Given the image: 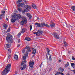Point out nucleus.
Segmentation results:
<instances>
[{"instance_id": "nucleus-1", "label": "nucleus", "mask_w": 75, "mask_h": 75, "mask_svg": "<svg viewBox=\"0 0 75 75\" xmlns=\"http://www.w3.org/2000/svg\"><path fill=\"white\" fill-rule=\"evenodd\" d=\"M11 65V64H8L6 68L4 70V71L1 73V74L2 75H6L10 71V67Z\"/></svg>"}, {"instance_id": "nucleus-2", "label": "nucleus", "mask_w": 75, "mask_h": 75, "mask_svg": "<svg viewBox=\"0 0 75 75\" xmlns=\"http://www.w3.org/2000/svg\"><path fill=\"white\" fill-rule=\"evenodd\" d=\"M14 16L13 17L12 19L11 20L12 23H14V22L16 21V20L18 19V18L20 19L21 18V15L19 14H17L16 13H15Z\"/></svg>"}, {"instance_id": "nucleus-3", "label": "nucleus", "mask_w": 75, "mask_h": 75, "mask_svg": "<svg viewBox=\"0 0 75 75\" xmlns=\"http://www.w3.org/2000/svg\"><path fill=\"white\" fill-rule=\"evenodd\" d=\"M23 1V0H18V7H23L24 6V3H22L21 4H20V3Z\"/></svg>"}, {"instance_id": "nucleus-4", "label": "nucleus", "mask_w": 75, "mask_h": 75, "mask_svg": "<svg viewBox=\"0 0 75 75\" xmlns=\"http://www.w3.org/2000/svg\"><path fill=\"white\" fill-rule=\"evenodd\" d=\"M22 21H21V25H24V24H26L27 23V21L25 18H23L22 19Z\"/></svg>"}, {"instance_id": "nucleus-5", "label": "nucleus", "mask_w": 75, "mask_h": 75, "mask_svg": "<svg viewBox=\"0 0 75 75\" xmlns=\"http://www.w3.org/2000/svg\"><path fill=\"white\" fill-rule=\"evenodd\" d=\"M26 6L27 7V8L24 11L23 13H25V11H26V12H28V11H29L31 9V7H30V6L27 5H26Z\"/></svg>"}, {"instance_id": "nucleus-6", "label": "nucleus", "mask_w": 75, "mask_h": 75, "mask_svg": "<svg viewBox=\"0 0 75 75\" xmlns=\"http://www.w3.org/2000/svg\"><path fill=\"white\" fill-rule=\"evenodd\" d=\"M27 49V50L28 52H31V50H30V47H29L26 46L25 48L23 50H22V52L23 53H24L25 52V50Z\"/></svg>"}, {"instance_id": "nucleus-7", "label": "nucleus", "mask_w": 75, "mask_h": 75, "mask_svg": "<svg viewBox=\"0 0 75 75\" xmlns=\"http://www.w3.org/2000/svg\"><path fill=\"white\" fill-rule=\"evenodd\" d=\"M29 64L30 68H33V66H34V61H31L29 63Z\"/></svg>"}, {"instance_id": "nucleus-8", "label": "nucleus", "mask_w": 75, "mask_h": 75, "mask_svg": "<svg viewBox=\"0 0 75 75\" xmlns=\"http://www.w3.org/2000/svg\"><path fill=\"white\" fill-rule=\"evenodd\" d=\"M43 32L41 30H38V31L36 32V35L39 36L40 34H42Z\"/></svg>"}, {"instance_id": "nucleus-9", "label": "nucleus", "mask_w": 75, "mask_h": 75, "mask_svg": "<svg viewBox=\"0 0 75 75\" xmlns=\"http://www.w3.org/2000/svg\"><path fill=\"white\" fill-rule=\"evenodd\" d=\"M53 35L56 39H59V35H58V34H57V33H55L53 34Z\"/></svg>"}, {"instance_id": "nucleus-10", "label": "nucleus", "mask_w": 75, "mask_h": 75, "mask_svg": "<svg viewBox=\"0 0 75 75\" xmlns=\"http://www.w3.org/2000/svg\"><path fill=\"white\" fill-rule=\"evenodd\" d=\"M59 71L60 72H62L64 71V69H62V68L60 67L59 69Z\"/></svg>"}, {"instance_id": "nucleus-11", "label": "nucleus", "mask_w": 75, "mask_h": 75, "mask_svg": "<svg viewBox=\"0 0 75 75\" xmlns=\"http://www.w3.org/2000/svg\"><path fill=\"white\" fill-rule=\"evenodd\" d=\"M27 30V29L25 28H23V29L21 31V33H22L23 34V33H24L25 31H26V30Z\"/></svg>"}, {"instance_id": "nucleus-12", "label": "nucleus", "mask_w": 75, "mask_h": 75, "mask_svg": "<svg viewBox=\"0 0 75 75\" xmlns=\"http://www.w3.org/2000/svg\"><path fill=\"white\" fill-rule=\"evenodd\" d=\"M27 15L28 17L30 19H31V18L32 17V16H31V14H30V13H27Z\"/></svg>"}, {"instance_id": "nucleus-13", "label": "nucleus", "mask_w": 75, "mask_h": 75, "mask_svg": "<svg viewBox=\"0 0 75 75\" xmlns=\"http://www.w3.org/2000/svg\"><path fill=\"white\" fill-rule=\"evenodd\" d=\"M7 42L8 43H9L10 44L13 43V39H9L8 41Z\"/></svg>"}, {"instance_id": "nucleus-14", "label": "nucleus", "mask_w": 75, "mask_h": 75, "mask_svg": "<svg viewBox=\"0 0 75 75\" xmlns=\"http://www.w3.org/2000/svg\"><path fill=\"white\" fill-rule=\"evenodd\" d=\"M45 25V23H43L40 24V27H44Z\"/></svg>"}, {"instance_id": "nucleus-15", "label": "nucleus", "mask_w": 75, "mask_h": 75, "mask_svg": "<svg viewBox=\"0 0 75 75\" xmlns=\"http://www.w3.org/2000/svg\"><path fill=\"white\" fill-rule=\"evenodd\" d=\"M31 40V38L28 37H26L25 39V40H26L27 41H30Z\"/></svg>"}, {"instance_id": "nucleus-16", "label": "nucleus", "mask_w": 75, "mask_h": 75, "mask_svg": "<svg viewBox=\"0 0 75 75\" xmlns=\"http://www.w3.org/2000/svg\"><path fill=\"white\" fill-rule=\"evenodd\" d=\"M35 25H37V27H40L41 26V24L39 23H35Z\"/></svg>"}, {"instance_id": "nucleus-17", "label": "nucleus", "mask_w": 75, "mask_h": 75, "mask_svg": "<svg viewBox=\"0 0 75 75\" xmlns=\"http://www.w3.org/2000/svg\"><path fill=\"white\" fill-rule=\"evenodd\" d=\"M32 7L33 8H34V9H35L36 8H37V6H36V5H35V4H32Z\"/></svg>"}, {"instance_id": "nucleus-18", "label": "nucleus", "mask_w": 75, "mask_h": 75, "mask_svg": "<svg viewBox=\"0 0 75 75\" xmlns=\"http://www.w3.org/2000/svg\"><path fill=\"white\" fill-rule=\"evenodd\" d=\"M10 46H11V44H6V47L7 48H10Z\"/></svg>"}, {"instance_id": "nucleus-19", "label": "nucleus", "mask_w": 75, "mask_h": 75, "mask_svg": "<svg viewBox=\"0 0 75 75\" xmlns=\"http://www.w3.org/2000/svg\"><path fill=\"white\" fill-rule=\"evenodd\" d=\"M69 62H67V64H66L65 65V66H64L65 68H67L68 66H69Z\"/></svg>"}, {"instance_id": "nucleus-20", "label": "nucleus", "mask_w": 75, "mask_h": 75, "mask_svg": "<svg viewBox=\"0 0 75 75\" xmlns=\"http://www.w3.org/2000/svg\"><path fill=\"white\" fill-rule=\"evenodd\" d=\"M26 62H27V61L26 60H25L24 61H23L21 63V65H24V64H25V63H26Z\"/></svg>"}, {"instance_id": "nucleus-21", "label": "nucleus", "mask_w": 75, "mask_h": 75, "mask_svg": "<svg viewBox=\"0 0 75 75\" xmlns=\"http://www.w3.org/2000/svg\"><path fill=\"white\" fill-rule=\"evenodd\" d=\"M3 27H4L5 29H7V25L5 24L3 25Z\"/></svg>"}, {"instance_id": "nucleus-22", "label": "nucleus", "mask_w": 75, "mask_h": 75, "mask_svg": "<svg viewBox=\"0 0 75 75\" xmlns=\"http://www.w3.org/2000/svg\"><path fill=\"white\" fill-rule=\"evenodd\" d=\"M71 9L73 10V11H75V6H72L71 8Z\"/></svg>"}, {"instance_id": "nucleus-23", "label": "nucleus", "mask_w": 75, "mask_h": 75, "mask_svg": "<svg viewBox=\"0 0 75 75\" xmlns=\"http://www.w3.org/2000/svg\"><path fill=\"white\" fill-rule=\"evenodd\" d=\"M6 40H7V41H8L9 40H10L11 39H10V37L8 36H7L6 38Z\"/></svg>"}, {"instance_id": "nucleus-24", "label": "nucleus", "mask_w": 75, "mask_h": 75, "mask_svg": "<svg viewBox=\"0 0 75 75\" xmlns=\"http://www.w3.org/2000/svg\"><path fill=\"white\" fill-rule=\"evenodd\" d=\"M36 53V50L34 49L33 50L32 54H35Z\"/></svg>"}, {"instance_id": "nucleus-25", "label": "nucleus", "mask_w": 75, "mask_h": 75, "mask_svg": "<svg viewBox=\"0 0 75 75\" xmlns=\"http://www.w3.org/2000/svg\"><path fill=\"white\" fill-rule=\"evenodd\" d=\"M14 58L15 59H18V55H15L14 56Z\"/></svg>"}, {"instance_id": "nucleus-26", "label": "nucleus", "mask_w": 75, "mask_h": 75, "mask_svg": "<svg viewBox=\"0 0 75 75\" xmlns=\"http://www.w3.org/2000/svg\"><path fill=\"white\" fill-rule=\"evenodd\" d=\"M50 26L51 27H55V24L54 23H52L51 25H50Z\"/></svg>"}, {"instance_id": "nucleus-27", "label": "nucleus", "mask_w": 75, "mask_h": 75, "mask_svg": "<svg viewBox=\"0 0 75 75\" xmlns=\"http://www.w3.org/2000/svg\"><path fill=\"white\" fill-rule=\"evenodd\" d=\"M47 51L48 54V55H49V53H50V49H49L47 48Z\"/></svg>"}, {"instance_id": "nucleus-28", "label": "nucleus", "mask_w": 75, "mask_h": 75, "mask_svg": "<svg viewBox=\"0 0 75 75\" xmlns=\"http://www.w3.org/2000/svg\"><path fill=\"white\" fill-rule=\"evenodd\" d=\"M7 36H8L10 37H12L11 35H10V34L9 33H7Z\"/></svg>"}, {"instance_id": "nucleus-29", "label": "nucleus", "mask_w": 75, "mask_h": 75, "mask_svg": "<svg viewBox=\"0 0 75 75\" xmlns=\"http://www.w3.org/2000/svg\"><path fill=\"white\" fill-rule=\"evenodd\" d=\"M49 60L50 61H52V59L51 58V55L50 54L49 57Z\"/></svg>"}, {"instance_id": "nucleus-30", "label": "nucleus", "mask_w": 75, "mask_h": 75, "mask_svg": "<svg viewBox=\"0 0 75 75\" xmlns=\"http://www.w3.org/2000/svg\"><path fill=\"white\" fill-rule=\"evenodd\" d=\"M18 11H21V10H22V9H21V8H19L18 9Z\"/></svg>"}, {"instance_id": "nucleus-31", "label": "nucleus", "mask_w": 75, "mask_h": 75, "mask_svg": "<svg viewBox=\"0 0 75 75\" xmlns=\"http://www.w3.org/2000/svg\"><path fill=\"white\" fill-rule=\"evenodd\" d=\"M23 60H25V59H26V56H24L23 57Z\"/></svg>"}, {"instance_id": "nucleus-32", "label": "nucleus", "mask_w": 75, "mask_h": 75, "mask_svg": "<svg viewBox=\"0 0 75 75\" xmlns=\"http://www.w3.org/2000/svg\"><path fill=\"white\" fill-rule=\"evenodd\" d=\"M26 67H26V64H24V65L23 66V68L24 69H25Z\"/></svg>"}, {"instance_id": "nucleus-33", "label": "nucleus", "mask_w": 75, "mask_h": 75, "mask_svg": "<svg viewBox=\"0 0 75 75\" xmlns=\"http://www.w3.org/2000/svg\"><path fill=\"white\" fill-rule=\"evenodd\" d=\"M45 26H46V27H48V28L50 27V26L49 25H48V24H45Z\"/></svg>"}, {"instance_id": "nucleus-34", "label": "nucleus", "mask_w": 75, "mask_h": 75, "mask_svg": "<svg viewBox=\"0 0 75 75\" xmlns=\"http://www.w3.org/2000/svg\"><path fill=\"white\" fill-rule=\"evenodd\" d=\"M10 28H9L7 31V33H8V32H10Z\"/></svg>"}, {"instance_id": "nucleus-35", "label": "nucleus", "mask_w": 75, "mask_h": 75, "mask_svg": "<svg viewBox=\"0 0 75 75\" xmlns=\"http://www.w3.org/2000/svg\"><path fill=\"white\" fill-rule=\"evenodd\" d=\"M4 16V14H1L0 15V19H1H1H2V18H1V16Z\"/></svg>"}, {"instance_id": "nucleus-36", "label": "nucleus", "mask_w": 75, "mask_h": 75, "mask_svg": "<svg viewBox=\"0 0 75 75\" xmlns=\"http://www.w3.org/2000/svg\"><path fill=\"white\" fill-rule=\"evenodd\" d=\"M74 64H75L74 63H71V67H73V66L74 65Z\"/></svg>"}, {"instance_id": "nucleus-37", "label": "nucleus", "mask_w": 75, "mask_h": 75, "mask_svg": "<svg viewBox=\"0 0 75 75\" xmlns=\"http://www.w3.org/2000/svg\"><path fill=\"white\" fill-rule=\"evenodd\" d=\"M30 30L31 31V30H32V25H31L30 26Z\"/></svg>"}, {"instance_id": "nucleus-38", "label": "nucleus", "mask_w": 75, "mask_h": 75, "mask_svg": "<svg viewBox=\"0 0 75 75\" xmlns=\"http://www.w3.org/2000/svg\"><path fill=\"white\" fill-rule=\"evenodd\" d=\"M21 33H19L17 35V36H20L21 35Z\"/></svg>"}, {"instance_id": "nucleus-39", "label": "nucleus", "mask_w": 75, "mask_h": 75, "mask_svg": "<svg viewBox=\"0 0 75 75\" xmlns=\"http://www.w3.org/2000/svg\"><path fill=\"white\" fill-rule=\"evenodd\" d=\"M59 74H60V72H58L57 73L55 74V75H59Z\"/></svg>"}, {"instance_id": "nucleus-40", "label": "nucleus", "mask_w": 75, "mask_h": 75, "mask_svg": "<svg viewBox=\"0 0 75 75\" xmlns=\"http://www.w3.org/2000/svg\"><path fill=\"white\" fill-rule=\"evenodd\" d=\"M1 13L2 14H4L5 13V11H2Z\"/></svg>"}, {"instance_id": "nucleus-41", "label": "nucleus", "mask_w": 75, "mask_h": 75, "mask_svg": "<svg viewBox=\"0 0 75 75\" xmlns=\"http://www.w3.org/2000/svg\"><path fill=\"white\" fill-rule=\"evenodd\" d=\"M8 51L10 53H11V49H9L8 50Z\"/></svg>"}, {"instance_id": "nucleus-42", "label": "nucleus", "mask_w": 75, "mask_h": 75, "mask_svg": "<svg viewBox=\"0 0 75 75\" xmlns=\"http://www.w3.org/2000/svg\"><path fill=\"white\" fill-rule=\"evenodd\" d=\"M11 57V56H10V55H8V59H10Z\"/></svg>"}, {"instance_id": "nucleus-43", "label": "nucleus", "mask_w": 75, "mask_h": 75, "mask_svg": "<svg viewBox=\"0 0 75 75\" xmlns=\"http://www.w3.org/2000/svg\"><path fill=\"white\" fill-rule=\"evenodd\" d=\"M72 59H73V60H74V61H75V58H74V57H72Z\"/></svg>"}, {"instance_id": "nucleus-44", "label": "nucleus", "mask_w": 75, "mask_h": 75, "mask_svg": "<svg viewBox=\"0 0 75 75\" xmlns=\"http://www.w3.org/2000/svg\"><path fill=\"white\" fill-rule=\"evenodd\" d=\"M21 70H23V69H24L23 68V67H21Z\"/></svg>"}, {"instance_id": "nucleus-45", "label": "nucleus", "mask_w": 75, "mask_h": 75, "mask_svg": "<svg viewBox=\"0 0 75 75\" xmlns=\"http://www.w3.org/2000/svg\"><path fill=\"white\" fill-rule=\"evenodd\" d=\"M64 45V46H65V47H67V46H68V45H67V44H65Z\"/></svg>"}, {"instance_id": "nucleus-46", "label": "nucleus", "mask_w": 75, "mask_h": 75, "mask_svg": "<svg viewBox=\"0 0 75 75\" xmlns=\"http://www.w3.org/2000/svg\"><path fill=\"white\" fill-rule=\"evenodd\" d=\"M20 41H21L20 39H18V42H20Z\"/></svg>"}, {"instance_id": "nucleus-47", "label": "nucleus", "mask_w": 75, "mask_h": 75, "mask_svg": "<svg viewBox=\"0 0 75 75\" xmlns=\"http://www.w3.org/2000/svg\"><path fill=\"white\" fill-rule=\"evenodd\" d=\"M6 20H7V21H8V18H6Z\"/></svg>"}, {"instance_id": "nucleus-48", "label": "nucleus", "mask_w": 75, "mask_h": 75, "mask_svg": "<svg viewBox=\"0 0 75 75\" xmlns=\"http://www.w3.org/2000/svg\"><path fill=\"white\" fill-rule=\"evenodd\" d=\"M20 45H18L17 47H20Z\"/></svg>"}, {"instance_id": "nucleus-49", "label": "nucleus", "mask_w": 75, "mask_h": 75, "mask_svg": "<svg viewBox=\"0 0 75 75\" xmlns=\"http://www.w3.org/2000/svg\"><path fill=\"white\" fill-rule=\"evenodd\" d=\"M60 74H61L62 75H64V74L63 73H60Z\"/></svg>"}, {"instance_id": "nucleus-50", "label": "nucleus", "mask_w": 75, "mask_h": 75, "mask_svg": "<svg viewBox=\"0 0 75 75\" xmlns=\"http://www.w3.org/2000/svg\"><path fill=\"white\" fill-rule=\"evenodd\" d=\"M39 20V18L37 17V20Z\"/></svg>"}, {"instance_id": "nucleus-51", "label": "nucleus", "mask_w": 75, "mask_h": 75, "mask_svg": "<svg viewBox=\"0 0 75 75\" xmlns=\"http://www.w3.org/2000/svg\"><path fill=\"white\" fill-rule=\"evenodd\" d=\"M64 44H67V43H66L65 42H64Z\"/></svg>"}, {"instance_id": "nucleus-52", "label": "nucleus", "mask_w": 75, "mask_h": 75, "mask_svg": "<svg viewBox=\"0 0 75 75\" xmlns=\"http://www.w3.org/2000/svg\"><path fill=\"white\" fill-rule=\"evenodd\" d=\"M33 34H37V33H35V32H34L33 33Z\"/></svg>"}, {"instance_id": "nucleus-53", "label": "nucleus", "mask_w": 75, "mask_h": 75, "mask_svg": "<svg viewBox=\"0 0 75 75\" xmlns=\"http://www.w3.org/2000/svg\"><path fill=\"white\" fill-rule=\"evenodd\" d=\"M25 4H27V1H25Z\"/></svg>"}, {"instance_id": "nucleus-54", "label": "nucleus", "mask_w": 75, "mask_h": 75, "mask_svg": "<svg viewBox=\"0 0 75 75\" xmlns=\"http://www.w3.org/2000/svg\"><path fill=\"white\" fill-rule=\"evenodd\" d=\"M15 74H17V72H15Z\"/></svg>"}, {"instance_id": "nucleus-55", "label": "nucleus", "mask_w": 75, "mask_h": 75, "mask_svg": "<svg viewBox=\"0 0 75 75\" xmlns=\"http://www.w3.org/2000/svg\"><path fill=\"white\" fill-rule=\"evenodd\" d=\"M67 75H69V74H67Z\"/></svg>"}, {"instance_id": "nucleus-56", "label": "nucleus", "mask_w": 75, "mask_h": 75, "mask_svg": "<svg viewBox=\"0 0 75 75\" xmlns=\"http://www.w3.org/2000/svg\"><path fill=\"white\" fill-rule=\"evenodd\" d=\"M59 62H61V60H59Z\"/></svg>"}, {"instance_id": "nucleus-57", "label": "nucleus", "mask_w": 75, "mask_h": 75, "mask_svg": "<svg viewBox=\"0 0 75 75\" xmlns=\"http://www.w3.org/2000/svg\"><path fill=\"white\" fill-rule=\"evenodd\" d=\"M73 67H75V64H74V65Z\"/></svg>"}, {"instance_id": "nucleus-58", "label": "nucleus", "mask_w": 75, "mask_h": 75, "mask_svg": "<svg viewBox=\"0 0 75 75\" xmlns=\"http://www.w3.org/2000/svg\"><path fill=\"white\" fill-rule=\"evenodd\" d=\"M51 8H53V7H51Z\"/></svg>"}, {"instance_id": "nucleus-59", "label": "nucleus", "mask_w": 75, "mask_h": 75, "mask_svg": "<svg viewBox=\"0 0 75 75\" xmlns=\"http://www.w3.org/2000/svg\"><path fill=\"white\" fill-rule=\"evenodd\" d=\"M74 74H75V71L74 72Z\"/></svg>"}, {"instance_id": "nucleus-60", "label": "nucleus", "mask_w": 75, "mask_h": 75, "mask_svg": "<svg viewBox=\"0 0 75 75\" xmlns=\"http://www.w3.org/2000/svg\"><path fill=\"white\" fill-rule=\"evenodd\" d=\"M40 68H41V66H40Z\"/></svg>"}, {"instance_id": "nucleus-61", "label": "nucleus", "mask_w": 75, "mask_h": 75, "mask_svg": "<svg viewBox=\"0 0 75 75\" xmlns=\"http://www.w3.org/2000/svg\"><path fill=\"white\" fill-rule=\"evenodd\" d=\"M74 69H75V67H74Z\"/></svg>"}, {"instance_id": "nucleus-62", "label": "nucleus", "mask_w": 75, "mask_h": 75, "mask_svg": "<svg viewBox=\"0 0 75 75\" xmlns=\"http://www.w3.org/2000/svg\"><path fill=\"white\" fill-rule=\"evenodd\" d=\"M63 23H65V22H63Z\"/></svg>"}]
</instances>
